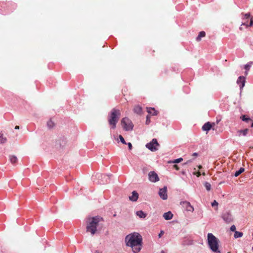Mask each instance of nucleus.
<instances>
[{"label":"nucleus","mask_w":253,"mask_h":253,"mask_svg":"<svg viewBox=\"0 0 253 253\" xmlns=\"http://www.w3.org/2000/svg\"><path fill=\"white\" fill-rule=\"evenodd\" d=\"M246 25L247 27L252 26L253 25V19L252 18L251 19L249 25L247 24V22H245L243 23L242 25Z\"/></svg>","instance_id":"obj_27"},{"label":"nucleus","mask_w":253,"mask_h":253,"mask_svg":"<svg viewBox=\"0 0 253 253\" xmlns=\"http://www.w3.org/2000/svg\"><path fill=\"white\" fill-rule=\"evenodd\" d=\"M136 214L141 218H145L147 215V214L144 212L142 211H137L136 212Z\"/></svg>","instance_id":"obj_15"},{"label":"nucleus","mask_w":253,"mask_h":253,"mask_svg":"<svg viewBox=\"0 0 253 253\" xmlns=\"http://www.w3.org/2000/svg\"><path fill=\"white\" fill-rule=\"evenodd\" d=\"M242 120L243 121H246V122H247L248 121H250V118H246L245 116H243L242 117Z\"/></svg>","instance_id":"obj_31"},{"label":"nucleus","mask_w":253,"mask_h":253,"mask_svg":"<svg viewBox=\"0 0 253 253\" xmlns=\"http://www.w3.org/2000/svg\"><path fill=\"white\" fill-rule=\"evenodd\" d=\"M19 126H15V129H19Z\"/></svg>","instance_id":"obj_42"},{"label":"nucleus","mask_w":253,"mask_h":253,"mask_svg":"<svg viewBox=\"0 0 253 253\" xmlns=\"http://www.w3.org/2000/svg\"><path fill=\"white\" fill-rule=\"evenodd\" d=\"M119 137V139H120V141L122 142V143H123L124 144H126V142L124 138H123V137L121 135H120Z\"/></svg>","instance_id":"obj_29"},{"label":"nucleus","mask_w":253,"mask_h":253,"mask_svg":"<svg viewBox=\"0 0 253 253\" xmlns=\"http://www.w3.org/2000/svg\"><path fill=\"white\" fill-rule=\"evenodd\" d=\"M47 125L49 128H51L54 126V123L52 121L49 120L47 122Z\"/></svg>","instance_id":"obj_24"},{"label":"nucleus","mask_w":253,"mask_h":253,"mask_svg":"<svg viewBox=\"0 0 253 253\" xmlns=\"http://www.w3.org/2000/svg\"><path fill=\"white\" fill-rule=\"evenodd\" d=\"M159 195L163 200H167L168 198L167 187H164L160 189L159 192Z\"/></svg>","instance_id":"obj_8"},{"label":"nucleus","mask_w":253,"mask_h":253,"mask_svg":"<svg viewBox=\"0 0 253 253\" xmlns=\"http://www.w3.org/2000/svg\"><path fill=\"white\" fill-rule=\"evenodd\" d=\"M191 162H192V161H191V160H188V161H187V162H186L184 164H185V165L188 164H189V163H191Z\"/></svg>","instance_id":"obj_38"},{"label":"nucleus","mask_w":253,"mask_h":253,"mask_svg":"<svg viewBox=\"0 0 253 253\" xmlns=\"http://www.w3.org/2000/svg\"><path fill=\"white\" fill-rule=\"evenodd\" d=\"M182 160H183V159L182 158H180L178 159H175L173 161H170L168 163L169 164H171V163L176 164V163H179L181 162V161H182Z\"/></svg>","instance_id":"obj_22"},{"label":"nucleus","mask_w":253,"mask_h":253,"mask_svg":"<svg viewBox=\"0 0 253 253\" xmlns=\"http://www.w3.org/2000/svg\"><path fill=\"white\" fill-rule=\"evenodd\" d=\"M251 66L249 64H246L244 66V69L246 70L245 74H248V72L250 70Z\"/></svg>","instance_id":"obj_26"},{"label":"nucleus","mask_w":253,"mask_h":253,"mask_svg":"<svg viewBox=\"0 0 253 253\" xmlns=\"http://www.w3.org/2000/svg\"><path fill=\"white\" fill-rule=\"evenodd\" d=\"M244 15V18H246V19L249 18L250 17V16H251L250 13L245 14Z\"/></svg>","instance_id":"obj_33"},{"label":"nucleus","mask_w":253,"mask_h":253,"mask_svg":"<svg viewBox=\"0 0 253 253\" xmlns=\"http://www.w3.org/2000/svg\"><path fill=\"white\" fill-rule=\"evenodd\" d=\"M230 230L232 231H234L235 232L236 231V226L235 225H232L230 227Z\"/></svg>","instance_id":"obj_32"},{"label":"nucleus","mask_w":253,"mask_h":253,"mask_svg":"<svg viewBox=\"0 0 253 253\" xmlns=\"http://www.w3.org/2000/svg\"><path fill=\"white\" fill-rule=\"evenodd\" d=\"M127 145H128L129 149L131 150L132 148L131 143L129 142V143H128Z\"/></svg>","instance_id":"obj_36"},{"label":"nucleus","mask_w":253,"mask_h":253,"mask_svg":"<svg viewBox=\"0 0 253 253\" xmlns=\"http://www.w3.org/2000/svg\"><path fill=\"white\" fill-rule=\"evenodd\" d=\"M245 171V169L243 168H241L239 170L236 171L234 174V176L236 177L238 176L240 174L243 172Z\"/></svg>","instance_id":"obj_20"},{"label":"nucleus","mask_w":253,"mask_h":253,"mask_svg":"<svg viewBox=\"0 0 253 253\" xmlns=\"http://www.w3.org/2000/svg\"><path fill=\"white\" fill-rule=\"evenodd\" d=\"M243 233L239 231H235L234 233V237L235 238H240L243 236Z\"/></svg>","instance_id":"obj_23"},{"label":"nucleus","mask_w":253,"mask_h":253,"mask_svg":"<svg viewBox=\"0 0 253 253\" xmlns=\"http://www.w3.org/2000/svg\"><path fill=\"white\" fill-rule=\"evenodd\" d=\"M159 146V144L158 143L157 139L155 138L153 139L151 142L148 143L146 145V148L152 152H155L158 150Z\"/></svg>","instance_id":"obj_6"},{"label":"nucleus","mask_w":253,"mask_h":253,"mask_svg":"<svg viewBox=\"0 0 253 253\" xmlns=\"http://www.w3.org/2000/svg\"><path fill=\"white\" fill-rule=\"evenodd\" d=\"M147 112L152 115H157V111L155 110L154 108H147Z\"/></svg>","instance_id":"obj_18"},{"label":"nucleus","mask_w":253,"mask_h":253,"mask_svg":"<svg viewBox=\"0 0 253 253\" xmlns=\"http://www.w3.org/2000/svg\"><path fill=\"white\" fill-rule=\"evenodd\" d=\"M164 234V232L163 231H161L159 234V237L161 238Z\"/></svg>","instance_id":"obj_35"},{"label":"nucleus","mask_w":253,"mask_h":253,"mask_svg":"<svg viewBox=\"0 0 253 253\" xmlns=\"http://www.w3.org/2000/svg\"><path fill=\"white\" fill-rule=\"evenodd\" d=\"M218 203L215 201V200H214L212 203H211V206L212 207H216V209H217V206H218Z\"/></svg>","instance_id":"obj_30"},{"label":"nucleus","mask_w":253,"mask_h":253,"mask_svg":"<svg viewBox=\"0 0 253 253\" xmlns=\"http://www.w3.org/2000/svg\"><path fill=\"white\" fill-rule=\"evenodd\" d=\"M206 36V33L204 31H201L199 33V35L196 38V41L200 42L201 40V38L205 37Z\"/></svg>","instance_id":"obj_19"},{"label":"nucleus","mask_w":253,"mask_h":253,"mask_svg":"<svg viewBox=\"0 0 253 253\" xmlns=\"http://www.w3.org/2000/svg\"><path fill=\"white\" fill-rule=\"evenodd\" d=\"M228 253H230V252H228Z\"/></svg>","instance_id":"obj_48"},{"label":"nucleus","mask_w":253,"mask_h":253,"mask_svg":"<svg viewBox=\"0 0 253 253\" xmlns=\"http://www.w3.org/2000/svg\"><path fill=\"white\" fill-rule=\"evenodd\" d=\"M194 174L196 175L198 177L200 176L201 174V172L199 171L198 172H194Z\"/></svg>","instance_id":"obj_34"},{"label":"nucleus","mask_w":253,"mask_h":253,"mask_svg":"<svg viewBox=\"0 0 253 253\" xmlns=\"http://www.w3.org/2000/svg\"><path fill=\"white\" fill-rule=\"evenodd\" d=\"M121 124L126 131L131 130L133 125L132 122L127 118H124L121 120Z\"/></svg>","instance_id":"obj_5"},{"label":"nucleus","mask_w":253,"mask_h":253,"mask_svg":"<svg viewBox=\"0 0 253 253\" xmlns=\"http://www.w3.org/2000/svg\"><path fill=\"white\" fill-rule=\"evenodd\" d=\"M248 131L249 129L247 128L245 129L244 130H239L237 131L238 135L239 136H241V135L246 136L247 134Z\"/></svg>","instance_id":"obj_16"},{"label":"nucleus","mask_w":253,"mask_h":253,"mask_svg":"<svg viewBox=\"0 0 253 253\" xmlns=\"http://www.w3.org/2000/svg\"><path fill=\"white\" fill-rule=\"evenodd\" d=\"M197 155H198V154L197 153H194L193 154V156H197Z\"/></svg>","instance_id":"obj_39"},{"label":"nucleus","mask_w":253,"mask_h":253,"mask_svg":"<svg viewBox=\"0 0 253 253\" xmlns=\"http://www.w3.org/2000/svg\"><path fill=\"white\" fill-rule=\"evenodd\" d=\"M181 173L183 174V175H185V172L184 171H182L181 172Z\"/></svg>","instance_id":"obj_41"},{"label":"nucleus","mask_w":253,"mask_h":253,"mask_svg":"<svg viewBox=\"0 0 253 253\" xmlns=\"http://www.w3.org/2000/svg\"><path fill=\"white\" fill-rule=\"evenodd\" d=\"M126 245L131 248L134 253H139L142 247V238L138 233L127 235L125 238Z\"/></svg>","instance_id":"obj_1"},{"label":"nucleus","mask_w":253,"mask_h":253,"mask_svg":"<svg viewBox=\"0 0 253 253\" xmlns=\"http://www.w3.org/2000/svg\"><path fill=\"white\" fill-rule=\"evenodd\" d=\"M149 122V121H148V117L147 116V120H146V123L148 124Z\"/></svg>","instance_id":"obj_40"},{"label":"nucleus","mask_w":253,"mask_h":253,"mask_svg":"<svg viewBox=\"0 0 253 253\" xmlns=\"http://www.w3.org/2000/svg\"><path fill=\"white\" fill-rule=\"evenodd\" d=\"M240 29L241 30H242V28L241 27H240Z\"/></svg>","instance_id":"obj_46"},{"label":"nucleus","mask_w":253,"mask_h":253,"mask_svg":"<svg viewBox=\"0 0 253 253\" xmlns=\"http://www.w3.org/2000/svg\"><path fill=\"white\" fill-rule=\"evenodd\" d=\"M133 111L137 114H141L142 113V108L139 106H136L133 108Z\"/></svg>","instance_id":"obj_17"},{"label":"nucleus","mask_w":253,"mask_h":253,"mask_svg":"<svg viewBox=\"0 0 253 253\" xmlns=\"http://www.w3.org/2000/svg\"><path fill=\"white\" fill-rule=\"evenodd\" d=\"M163 217L167 220H170L172 219L173 217V214L171 211H168L164 213Z\"/></svg>","instance_id":"obj_13"},{"label":"nucleus","mask_w":253,"mask_h":253,"mask_svg":"<svg viewBox=\"0 0 253 253\" xmlns=\"http://www.w3.org/2000/svg\"><path fill=\"white\" fill-rule=\"evenodd\" d=\"M6 138L3 137L2 135L0 136V143H4L6 142Z\"/></svg>","instance_id":"obj_28"},{"label":"nucleus","mask_w":253,"mask_h":253,"mask_svg":"<svg viewBox=\"0 0 253 253\" xmlns=\"http://www.w3.org/2000/svg\"><path fill=\"white\" fill-rule=\"evenodd\" d=\"M138 198V194L135 191L132 192L131 196L129 197V199L130 201L135 202Z\"/></svg>","instance_id":"obj_12"},{"label":"nucleus","mask_w":253,"mask_h":253,"mask_svg":"<svg viewBox=\"0 0 253 253\" xmlns=\"http://www.w3.org/2000/svg\"><path fill=\"white\" fill-rule=\"evenodd\" d=\"M211 125L210 122H208L204 124V125L202 127V129L203 130L209 131L211 128Z\"/></svg>","instance_id":"obj_14"},{"label":"nucleus","mask_w":253,"mask_h":253,"mask_svg":"<svg viewBox=\"0 0 253 253\" xmlns=\"http://www.w3.org/2000/svg\"><path fill=\"white\" fill-rule=\"evenodd\" d=\"M148 176L149 180L152 182H156L159 180L158 174L154 171L149 172Z\"/></svg>","instance_id":"obj_7"},{"label":"nucleus","mask_w":253,"mask_h":253,"mask_svg":"<svg viewBox=\"0 0 253 253\" xmlns=\"http://www.w3.org/2000/svg\"><path fill=\"white\" fill-rule=\"evenodd\" d=\"M102 221L103 218L99 216L88 217L86 221V232L90 233L92 236L97 233L100 222Z\"/></svg>","instance_id":"obj_2"},{"label":"nucleus","mask_w":253,"mask_h":253,"mask_svg":"<svg viewBox=\"0 0 253 253\" xmlns=\"http://www.w3.org/2000/svg\"><path fill=\"white\" fill-rule=\"evenodd\" d=\"M181 205L188 211L193 212L194 210L193 207L187 201L182 202Z\"/></svg>","instance_id":"obj_9"},{"label":"nucleus","mask_w":253,"mask_h":253,"mask_svg":"<svg viewBox=\"0 0 253 253\" xmlns=\"http://www.w3.org/2000/svg\"><path fill=\"white\" fill-rule=\"evenodd\" d=\"M218 122H219V120H217V123L218 124Z\"/></svg>","instance_id":"obj_47"},{"label":"nucleus","mask_w":253,"mask_h":253,"mask_svg":"<svg viewBox=\"0 0 253 253\" xmlns=\"http://www.w3.org/2000/svg\"><path fill=\"white\" fill-rule=\"evenodd\" d=\"M222 217L227 223H230L232 221V215L229 212L226 211L223 213Z\"/></svg>","instance_id":"obj_10"},{"label":"nucleus","mask_w":253,"mask_h":253,"mask_svg":"<svg viewBox=\"0 0 253 253\" xmlns=\"http://www.w3.org/2000/svg\"><path fill=\"white\" fill-rule=\"evenodd\" d=\"M237 83L239 84L241 89L243 88L245 85V79L243 76H240L237 80Z\"/></svg>","instance_id":"obj_11"},{"label":"nucleus","mask_w":253,"mask_h":253,"mask_svg":"<svg viewBox=\"0 0 253 253\" xmlns=\"http://www.w3.org/2000/svg\"><path fill=\"white\" fill-rule=\"evenodd\" d=\"M202 174H203V175H206V173H205V172H203V173H202Z\"/></svg>","instance_id":"obj_44"},{"label":"nucleus","mask_w":253,"mask_h":253,"mask_svg":"<svg viewBox=\"0 0 253 253\" xmlns=\"http://www.w3.org/2000/svg\"><path fill=\"white\" fill-rule=\"evenodd\" d=\"M198 168L199 169H201L202 168V167L201 165H200L199 166Z\"/></svg>","instance_id":"obj_43"},{"label":"nucleus","mask_w":253,"mask_h":253,"mask_svg":"<svg viewBox=\"0 0 253 253\" xmlns=\"http://www.w3.org/2000/svg\"><path fill=\"white\" fill-rule=\"evenodd\" d=\"M9 160L12 164H15L17 161V158L16 156L12 155L9 156Z\"/></svg>","instance_id":"obj_21"},{"label":"nucleus","mask_w":253,"mask_h":253,"mask_svg":"<svg viewBox=\"0 0 253 253\" xmlns=\"http://www.w3.org/2000/svg\"><path fill=\"white\" fill-rule=\"evenodd\" d=\"M120 116V111L119 110L113 109L109 115L108 117V121L111 128L114 129L116 126Z\"/></svg>","instance_id":"obj_3"},{"label":"nucleus","mask_w":253,"mask_h":253,"mask_svg":"<svg viewBox=\"0 0 253 253\" xmlns=\"http://www.w3.org/2000/svg\"><path fill=\"white\" fill-rule=\"evenodd\" d=\"M173 168H174V169H175L176 170H178V169H179V168L178 166L177 165H174L173 166Z\"/></svg>","instance_id":"obj_37"},{"label":"nucleus","mask_w":253,"mask_h":253,"mask_svg":"<svg viewBox=\"0 0 253 253\" xmlns=\"http://www.w3.org/2000/svg\"><path fill=\"white\" fill-rule=\"evenodd\" d=\"M251 127H253V123H252V125H251Z\"/></svg>","instance_id":"obj_45"},{"label":"nucleus","mask_w":253,"mask_h":253,"mask_svg":"<svg viewBox=\"0 0 253 253\" xmlns=\"http://www.w3.org/2000/svg\"><path fill=\"white\" fill-rule=\"evenodd\" d=\"M204 186H205L207 191H210L211 189V185L210 183L208 182H206L204 183Z\"/></svg>","instance_id":"obj_25"},{"label":"nucleus","mask_w":253,"mask_h":253,"mask_svg":"<svg viewBox=\"0 0 253 253\" xmlns=\"http://www.w3.org/2000/svg\"><path fill=\"white\" fill-rule=\"evenodd\" d=\"M208 245L212 252L215 253H221L218 250V240L212 233L208 234Z\"/></svg>","instance_id":"obj_4"}]
</instances>
